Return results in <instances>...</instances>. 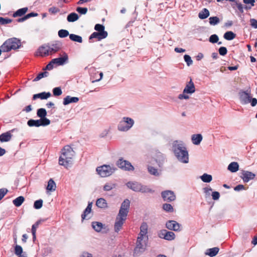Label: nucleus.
I'll return each mask as SVG.
<instances>
[{
  "instance_id": "f257e3e1",
  "label": "nucleus",
  "mask_w": 257,
  "mask_h": 257,
  "mask_svg": "<svg viewBox=\"0 0 257 257\" xmlns=\"http://www.w3.org/2000/svg\"><path fill=\"white\" fill-rule=\"evenodd\" d=\"M130 206V201L128 199H125L122 203L114 224L115 232H117L121 229L124 221L126 219Z\"/></svg>"
},
{
  "instance_id": "f03ea898",
  "label": "nucleus",
  "mask_w": 257,
  "mask_h": 257,
  "mask_svg": "<svg viewBox=\"0 0 257 257\" xmlns=\"http://www.w3.org/2000/svg\"><path fill=\"white\" fill-rule=\"evenodd\" d=\"M75 152L70 146H65L61 150V155L59 159V164L68 168L72 164Z\"/></svg>"
},
{
  "instance_id": "7ed1b4c3",
  "label": "nucleus",
  "mask_w": 257,
  "mask_h": 257,
  "mask_svg": "<svg viewBox=\"0 0 257 257\" xmlns=\"http://www.w3.org/2000/svg\"><path fill=\"white\" fill-rule=\"evenodd\" d=\"M172 148L175 156L179 161L183 163H188V153L183 144L176 141L173 144Z\"/></svg>"
},
{
  "instance_id": "20e7f679",
  "label": "nucleus",
  "mask_w": 257,
  "mask_h": 257,
  "mask_svg": "<svg viewBox=\"0 0 257 257\" xmlns=\"http://www.w3.org/2000/svg\"><path fill=\"white\" fill-rule=\"evenodd\" d=\"M126 186L128 188L136 192L151 193L154 192L153 190L149 188L148 186L143 185L141 183L137 182H129L126 184Z\"/></svg>"
},
{
  "instance_id": "39448f33",
  "label": "nucleus",
  "mask_w": 257,
  "mask_h": 257,
  "mask_svg": "<svg viewBox=\"0 0 257 257\" xmlns=\"http://www.w3.org/2000/svg\"><path fill=\"white\" fill-rule=\"evenodd\" d=\"M134 120L128 117H124L118 125V129L120 131L126 132L129 130L134 125Z\"/></svg>"
},
{
  "instance_id": "423d86ee",
  "label": "nucleus",
  "mask_w": 257,
  "mask_h": 257,
  "mask_svg": "<svg viewBox=\"0 0 257 257\" xmlns=\"http://www.w3.org/2000/svg\"><path fill=\"white\" fill-rule=\"evenodd\" d=\"M3 52H8L16 49V38H12L7 40L1 46Z\"/></svg>"
},
{
  "instance_id": "0eeeda50",
  "label": "nucleus",
  "mask_w": 257,
  "mask_h": 257,
  "mask_svg": "<svg viewBox=\"0 0 257 257\" xmlns=\"http://www.w3.org/2000/svg\"><path fill=\"white\" fill-rule=\"evenodd\" d=\"M115 171L114 168L109 165H103L96 169L98 174L102 177H106L111 175Z\"/></svg>"
},
{
  "instance_id": "6e6552de",
  "label": "nucleus",
  "mask_w": 257,
  "mask_h": 257,
  "mask_svg": "<svg viewBox=\"0 0 257 257\" xmlns=\"http://www.w3.org/2000/svg\"><path fill=\"white\" fill-rule=\"evenodd\" d=\"M147 240H146V239L144 238L138 237L136 246L134 249V253L138 254L144 251L146 248Z\"/></svg>"
},
{
  "instance_id": "1a4fd4ad",
  "label": "nucleus",
  "mask_w": 257,
  "mask_h": 257,
  "mask_svg": "<svg viewBox=\"0 0 257 257\" xmlns=\"http://www.w3.org/2000/svg\"><path fill=\"white\" fill-rule=\"evenodd\" d=\"M27 124L30 127H39L40 126L48 125V122L47 121V120L45 119H40L38 120L31 119L28 121Z\"/></svg>"
},
{
  "instance_id": "9d476101",
  "label": "nucleus",
  "mask_w": 257,
  "mask_h": 257,
  "mask_svg": "<svg viewBox=\"0 0 257 257\" xmlns=\"http://www.w3.org/2000/svg\"><path fill=\"white\" fill-rule=\"evenodd\" d=\"M158 236L159 237L167 240H172L175 238V234L173 232L165 229L161 230L158 233Z\"/></svg>"
},
{
  "instance_id": "9b49d317",
  "label": "nucleus",
  "mask_w": 257,
  "mask_h": 257,
  "mask_svg": "<svg viewBox=\"0 0 257 257\" xmlns=\"http://www.w3.org/2000/svg\"><path fill=\"white\" fill-rule=\"evenodd\" d=\"M161 195L165 201L172 202L176 199V195L174 192L170 190L163 191L161 193Z\"/></svg>"
},
{
  "instance_id": "f8f14e48",
  "label": "nucleus",
  "mask_w": 257,
  "mask_h": 257,
  "mask_svg": "<svg viewBox=\"0 0 257 257\" xmlns=\"http://www.w3.org/2000/svg\"><path fill=\"white\" fill-rule=\"evenodd\" d=\"M255 177V174L245 170H242L240 177L243 180V182L247 183L250 180L254 179Z\"/></svg>"
},
{
  "instance_id": "ddd939ff",
  "label": "nucleus",
  "mask_w": 257,
  "mask_h": 257,
  "mask_svg": "<svg viewBox=\"0 0 257 257\" xmlns=\"http://www.w3.org/2000/svg\"><path fill=\"white\" fill-rule=\"evenodd\" d=\"M166 227L171 230L179 231L181 230V225L175 220H169L166 222Z\"/></svg>"
},
{
  "instance_id": "4468645a",
  "label": "nucleus",
  "mask_w": 257,
  "mask_h": 257,
  "mask_svg": "<svg viewBox=\"0 0 257 257\" xmlns=\"http://www.w3.org/2000/svg\"><path fill=\"white\" fill-rule=\"evenodd\" d=\"M117 166L125 170H133L134 169L129 162L123 160L122 159H120L117 161Z\"/></svg>"
},
{
  "instance_id": "2eb2a0df",
  "label": "nucleus",
  "mask_w": 257,
  "mask_h": 257,
  "mask_svg": "<svg viewBox=\"0 0 257 257\" xmlns=\"http://www.w3.org/2000/svg\"><path fill=\"white\" fill-rule=\"evenodd\" d=\"M164 160L165 158L164 155L162 153L158 152L156 153L155 158L152 160L150 163L152 165H154L155 163H156L159 167H162Z\"/></svg>"
},
{
  "instance_id": "dca6fc26",
  "label": "nucleus",
  "mask_w": 257,
  "mask_h": 257,
  "mask_svg": "<svg viewBox=\"0 0 257 257\" xmlns=\"http://www.w3.org/2000/svg\"><path fill=\"white\" fill-rule=\"evenodd\" d=\"M239 100L242 104L249 103L250 93L247 91H240L239 93Z\"/></svg>"
},
{
  "instance_id": "f3484780",
  "label": "nucleus",
  "mask_w": 257,
  "mask_h": 257,
  "mask_svg": "<svg viewBox=\"0 0 257 257\" xmlns=\"http://www.w3.org/2000/svg\"><path fill=\"white\" fill-rule=\"evenodd\" d=\"M148 226L146 222H143L140 227V232L139 234L138 238H142L148 239Z\"/></svg>"
},
{
  "instance_id": "a211bd4d",
  "label": "nucleus",
  "mask_w": 257,
  "mask_h": 257,
  "mask_svg": "<svg viewBox=\"0 0 257 257\" xmlns=\"http://www.w3.org/2000/svg\"><path fill=\"white\" fill-rule=\"evenodd\" d=\"M195 91V87L194 83L191 79L183 90L184 93H193Z\"/></svg>"
},
{
  "instance_id": "6ab92c4d",
  "label": "nucleus",
  "mask_w": 257,
  "mask_h": 257,
  "mask_svg": "<svg viewBox=\"0 0 257 257\" xmlns=\"http://www.w3.org/2000/svg\"><path fill=\"white\" fill-rule=\"evenodd\" d=\"M50 55L47 45L42 46L38 49L36 53L37 56L45 57Z\"/></svg>"
},
{
  "instance_id": "aec40b11",
  "label": "nucleus",
  "mask_w": 257,
  "mask_h": 257,
  "mask_svg": "<svg viewBox=\"0 0 257 257\" xmlns=\"http://www.w3.org/2000/svg\"><path fill=\"white\" fill-rule=\"evenodd\" d=\"M108 35L107 32H103L102 33L93 32L89 37V39L96 38L98 40L100 41L103 39L107 37Z\"/></svg>"
},
{
  "instance_id": "412c9836",
  "label": "nucleus",
  "mask_w": 257,
  "mask_h": 257,
  "mask_svg": "<svg viewBox=\"0 0 257 257\" xmlns=\"http://www.w3.org/2000/svg\"><path fill=\"white\" fill-rule=\"evenodd\" d=\"M68 59V56L65 54L63 57L52 59V62L54 64H56L57 65H62L66 62Z\"/></svg>"
},
{
  "instance_id": "4be33fe9",
  "label": "nucleus",
  "mask_w": 257,
  "mask_h": 257,
  "mask_svg": "<svg viewBox=\"0 0 257 257\" xmlns=\"http://www.w3.org/2000/svg\"><path fill=\"white\" fill-rule=\"evenodd\" d=\"M45 219H41L37 221L35 224H34L32 226V233L33 235V240L34 241L36 238V230L38 228L39 225L44 222Z\"/></svg>"
},
{
  "instance_id": "5701e85b",
  "label": "nucleus",
  "mask_w": 257,
  "mask_h": 257,
  "mask_svg": "<svg viewBox=\"0 0 257 257\" xmlns=\"http://www.w3.org/2000/svg\"><path fill=\"white\" fill-rule=\"evenodd\" d=\"M51 95V94L49 92H43L40 93L35 94L33 95V99L36 100V99L38 98H40L41 99H46L50 97Z\"/></svg>"
},
{
  "instance_id": "b1692460",
  "label": "nucleus",
  "mask_w": 257,
  "mask_h": 257,
  "mask_svg": "<svg viewBox=\"0 0 257 257\" xmlns=\"http://www.w3.org/2000/svg\"><path fill=\"white\" fill-rule=\"evenodd\" d=\"M50 55L55 53L58 52L61 48L59 43L52 44L50 45H47Z\"/></svg>"
},
{
  "instance_id": "393cba45",
  "label": "nucleus",
  "mask_w": 257,
  "mask_h": 257,
  "mask_svg": "<svg viewBox=\"0 0 257 257\" xmlns=\"http://www.w3.org/2000/svg\"><path fill=\"white\" fill-rule=\"evenodd\" d=\"M79 101V98L77 97H71L70 96H67L63 99V104L66 105L70 103H76Z\"/></svg>"
},
{
  "instance_id": "a878e982",
  "label": "nucleus",
  "mask_w": 257,
  "mask_h": 257,
  "mask_svg": "<svg viewBox=\"0 0 257 257\" xmlns=\"http://www.w3.org/2000/svg\"><path fill=\"white\" fill-rule=\"evenodd\" d=\"M154 165L151 164L148 166V171L149 173L154 176H158L160 175V172L161 170H159L156 167L153 166Z\"/></svg>"
},
{
  "instance_id": "bb28decb",
  "label": "nucleus",
  "mask_w": 257,
  "mask_h": 257,
  "mask_svg": "<svg viewBox=\"0 0 257 257\" xmlns=\"http://www.w3.org/2000/svg\"><path fill=\"white\" fill-rule=\"evenodd\" d=\"M13 131L14 130H12L11 131L7 132L1 135L0 141L2 142H6L10 141L12 138L11 132Z\"/></svg>"
},
{
  "instance_id": "cd10ccee",
  "label": "nucleus",
  "mask_w": 257,
  "mask_h": 257,
  "mask_svg": "<svg viewBox=\"0 0 257 257\" xmlns=\"http://www.w3.org/2000/svg\"><path fill=\"white\" fill-rule=\"evenodd\" d=\"M37 115L40 117V119H45L48 122V125L50 123V120L46 117L47 115V111L45 108L38 109L37 112Z\"/></svg>"
},
{
  "instance_id": "c85d7f7f",
  "label": "nucleus",
  "mask_w": 257,
  "mask_h": 257,
  "mask_svg": "<svg viewBox=\"0 0 257 257\" xmlns=\"http://www.w3.org/2000/svg\"><path fill=\"white\" fill-rule=\"evenodd\" d=\"M219 250V248L218 247H214L207 249L205 254L210 257H213L218 253Z\"/></svg>"
},
{
  "instance_id": "c756f323",
  "label": "nucleus",
  "mask_w": 257,
  "mask_h": 257,
  "mask_svg": "<svg viewBox=\"0 0 257 257\" xmlns=\"http://www.w3.org/2000/svg\"><path fill=\"white\" fill-rule=\"evenodd\" d=\"M96 205L100 208H106L107 207V203L106 200L102 198H99L96 200Z\"/></svg>"
},
{
  "instance_id": "7c9ffc66",
  "label": "nucleus",
  "mask_w": 257,
  "mask_h": 257,
  "mask_svg": "<svg viewBox=\"0 0 257 257\" xmlns=\"http://www.w3.org/2000/svg\"><path fill=\"white\" fill-rule=\"evenodd\" d=\"M192 143L194 145H199L202 140V136L201 134L193 135L191 137Z\"/></svg>"
},
{
  "instance_id": "2f4dec72",
  "label": "nucleus",
  "mask_w": 257,
  "mask_h": 257,
  "mask_svg": "<svg viewBox=\"0 0 257 257\" xmlns=\"http://www.w3.org/2000/svg\"><path fill=\"white\" fill-rule=\"evenodd\" d=\"M227 169L231 172H236L239 169V165L237 162H233L229 164Z\"/></svg>"
},
{
  "instance_id": "473e14b6",
  "label": "nucleus",
  "mask_w": 257,
  "mask_h": 257,
  "mask_svg": "<svg viewBox=\"0 0 257 257\" xmlns=\"http://www.w3.org/2000/svg\"><path fill=\"white\" fill-rule=\"evenodd\" d=\"M92 206V203L91 202L88 203L86 208L84 211L83 213L81 215L82 220L85 219L88 214L91 212Z\"/></svg>"
},
{
  "instance_id": "72a5a7b5",
  "label": "nucleus",
  "mask_w": 257,
  "mask_h": 257,
  "mask_svg": "<svg viewBox=\"0 0 257 257\" xmlns=\"http://www.w3.org/2000/svg\"><path fill=\"white\" fill-rule=\"evenodd\" d=\"M56 188V185L55 182L52 179H50L48 182L47 190L49 191H54L55 190Z\"/></svg>"
},
{
  "instance_id": "f704fd0d",
  "label": "nucleus",
  "mask_w": 257,
  "mask_h": 257,
  "mask_svg": "<svg viewBox=\"0 0 257 257\" xmlns=\"http://www.w3.org/2000/svg\"><path fill=\"white\" fill-rule=\"evenodd\" d=\"M209 16V11L206 9H203L201 11H200L198 14V17L200 19H205L207 18Z\"/></svg>"
},
{
  "instance_id": "c9c22d12",
  "label": "nucleus",
  "mask_w": 257,
  "mask_h": 257,
  "mask_svg": "<svg viewBox=\"0 0 257 257\" xmlns=\"http://www.w3.org/2000/svg\"><path fill=\"white\" fill-rule=\"evenodd\" d=\"M38 16V13L32 12V13H31L30 14H28L25 15L23 18H19V19H17V22H22L27 20L28 19H29L30 18L37 17Z\"/></svg>"
},
{
  "instance_id": "e433bc0d",
  "label": "nucleus",
  "mask_w": 257,
  "mask_h": 257,
  "mask_svg": "<svg viewBox=\"0 0 257 257\" xmlns=\"http://www.w3.org/2000/svg\"><path fill=\"white\" fill-rule=\"evenodd\" d=\"M93 228L97 232H99L103 228V225L99 222H93L92 223Z\"/></svg>"
},
{
  "instance_id": "4c0bfd02",
  "label": "nucleus",
  "mask_w": 257,
  "mask_h": 257,
  "mask_svg": "<svg viewBox=\"0 0 257 257\" xmlns=\"http://www.w3.org/2000/svg\"><path fill=\"white\" fill-rule=\"evenodd\" d=\"M223 37L227 40H232L236 37V34L232 31H227L224 34Z\"/></svg>"
},
{
  "instance_id": "58836bf2",
  "label": "nucleus",
  "mask_w": 257,
  "mask_h": 257,
  "mask_svg": "<svg viewBox=\"0 0 257 257\" xmlns=\"http://www.w3.org/2000/svg\"><path fill=\"white\" fill-rule=\"evenodd\" d=\"M79 19L78 15L75 13L70 14L67 18V20L69 22H74Z\"/></svg>"
},
{
  "instance_id": "ea45409f",
  "label": "nucleus",
  "mask_w": 257,
  "mask_h": 257,
  "mask_svg": "<svg viewBox=\"0 0 257 257\" xmlns=\"http://www.w3.org/2000/svg\"><path fill=\"white\" fill-rule=\"evenodd\" d=\"M69 38L71 40L74 41V42H77L78 43H82V38L81 36L71 34L69 35Z\"/></svg>"
},
{
  "instance_id": "a19ab883",
  "label": "nucleus",
  "mask_w": 257,
  "mask_h": 257,
  "mask_svg": "<svg viewBox=\"0 0 257 257\" xmlns=\"http://www.w3.org/2000/svg\"><path fill=\"white\" fill-rule=\"evenodd\" d=\"M202 181L205 183H209L212 180V177L211 175H209L206 173H204L200 177Z\"/></svg>"
},
{
  "instance_id": "79ce46f5",
  "label": "nucleus",
  "mask_w": 257,
  "mask_h": 257,
  "mask_svg": "<svg viewBox=\"0 0 257 257\" xmlns=\"http://www.w3.org/2000/svg\"><path fill=\"white\" fill-rule=\"evenodd\" d=\"M116 187V184L112 183H107L103 186V190L106 191H110Z\"/></svg>"
},
{
  "instance_id": "37998d69",
  "label": "nucleus",
  "mask_w": 257,
  "mask_h": 257,
  "mask_svg": "<svg viewBox=\"0 0 257 257\" xmlns=\"http://www.w3.org/2000/svg\"><path fill=\"white\" fill-rule=\"evenodd\" d=\"M17 256L18 257H28L26 252H23L21 246L17 245Z\"/></svg>"
},
{
  "instance_id": "c03bdc74",
  "label": "nucleus",
  "mask_w": 257,
  "mask_h": 257,
  "mask_svg": "<svg viewBox=\"0 0 257 257\" xmlns=\"http://www.w3.org/2000/svg\"><path fill=\"white\" fill-rule=\"evenodd\" d=\"M163 209L166 212H172L174 211V208L172 205L168 203H165L163 205Z\"/></svg>"
},
{
  "instance_id": "a18cd8bd",
  "label": "nucleus",
  "mask_w": 257,
  "mask_h": 257,
  "mask_svg": "<svg viewBox=\"0 0 257 257\" xmlns=\"http://www.w3.org/2000/svg\"><path fill=\"white\" fill-rule=\"evenodd\" d=\"M69 35V32L66 30L61 29L58 31V36L60 38H65Z\"/></svg>"
},
{
  "instance_id": "49530a36",
  "label": "nucleus",
  "mask_w": 257,
  "mask_h": 257,
  "mask_svg": "<svg viewBox=\"0 0 257 257\" xmlns=\"http://www.w3.org/2000/svg\"><path fill=\"white\" fill-rule=\"evenodd\" d=\"M12 20L9 18H5L0 17V25H6L8 24L11 23Z\"/></svg>"
},
{
  "instance_id": "de8ad7c7",
  "label": "nucleus",
  "mask_w": 257,
  "mask_h": 257,
  "mask_svg": "<svg viewBox=\"0 0 257 257\" xmlns=\"http://www.w3.org/2000/svg\"><path fill=\"white\" fill-rule=\"evenodd\" d=\"M104 26L99 24H96L94 27V29L97 31V32L102 33L103 32H106L104 30Z\"/></svg>"
},
{
  "instance_id": "09e8293b",
  "label": "nucleus",
  "mask_w": 257,
  "mask_h": 257,
  "mask_svg": "<svg viewBox=\"0 0 257 257\" xmlns=\"http://www.w3.org/2000/svg\"><path fill=\"white\" fill-rule=\"evenodd\" d=\"M48 73L47 72H41L37 76V77L34 79V81H37L43 77H47Z\"/></svg>"
},
{
  "instance_id": "8fccbe9b",
  "label": "nucleus",
  "mask_w": 257,
  "mask_h": 257,
  "mask_svg": "<svg viewBox=\"0 0 257 257\" xmlns=\"http://www.w3.org/2000/svg\"><path fill=\"white\" fill-rule=\"evenodd\" d=\"M219 22V19L217 17H212L209 18V23L211 25H215Z\"/></svg>"
},
{
  "instance_id": "3c124183",
  "label": "nucleus",
  "mask_w": 257,
  "mask_h": 257,
  "mask_svg": "<svg viewBox=\"0 0 257 257\" xmlns=\"http://www.w3.org/2000/svg\"><path fill=\"white\" fill-rule=\"evenodd\" d=\"M28 10V8H23L17 10V17H21L25 14Z\"/></svg>"
},
{
  "instance_id": "603ef678",
  "label": "nucleus",
  "mask_w": 257,
  "mask_h": 257,
  "mask_svg": "<svg viewBox=\"0 0 257 257\" xmlns=\"http://www.w3.org/2000/svg\"><path fill=\"white\" fill-rule=\"evenodd\" d=\"M43 200L42 199H39L38 200L34 202V207L36 209H39L42 207L43 205Z\"/></svg>"
},
{
  "instance_id": "864d4df0",
  "label": "nucleus",
  "mask_w": 257,
  "mask_h": 257,
  "mask_svg": "<svg viewBox=\"0 0 257 257\" xmlns=\"http://www.w3.org/2000/svg\"><path fill=\"white\" fill-rule=\"evenodd\" d=\"M53 93L54 96H58L62 94V91L60 87H55L53 90Z\"/></svg>"
},
{
  "instance_id": "5fc2aeb1",
  "label": "nucleus",
  "mask_w": 257,
  "mask_h": 257,
  "mask_svg": "<svg viewBox=\"0 0 257 257\" xmlns=\"http://www.w3.org/2000/svg\"><path fill=\"white\" fill-rule=\"evenodd\" d=\"M218 40V37L216 34L212 35L209 38V42L212 43H217Z\"/></svg>"
},
{
  "instance_id": "6e6d98bb",
  "label": "nucleus",
  "mask_w": 257,
  "mask_h": 257,
  "mask_svg": "<svg viewBox=\"0 0 257 257\" xmlns=\"http://www.w3.org/2000/svg\"><path fill=\"white\" fill-rule=\"evenodd\" d=\"M184 60L186 62L188 66H190L193 63V61L191 59V57L188 55H185L184 56Z\"/></svg>"
},
{
  "instance_id": "4d7b16f0",
  "label": "nucleus",
  "mask_w": 257,
  "mask_h": 257,
  "mask_svg": "<svg viewBox=\"0 0 257 257\" xmlns=\"http://www.w3.org/2000/svg\"><path fill=\"white\" fill-rule=\"evenodd\" d=\"M48 11L51 14H55L59 12L60 10L59 8H58L57 7H52L49 9Z\"/></svg>"
},
{
  "instance_id": "13d9d810",
  "label": "nucleus",
  "mask_w": 257,
  "mask_h": 257,
  "mask_svg": "<svg viewBox=\"0 0 257 257\" xmlns=\"http://www.w3.org/2000/svg\"><path fill=\"white\" fill-rule=\"evenodd\" d=\"M76 11L79 14L84 15L87 12L88 9L87 8L78 7L76 9Z\"/></svg>"
},
{
  "instance_id": "bf43d9fd",
  "label": "nucleus",
  "mask_w": 257,
  "mask_h": 257,
  "mask_svg": "<svg viewBox=\"0 0 257 257\" xmlns=\"http://www.w3.org/2000/svg\"><path fill=\"white\" fill-rule=\"evenodd\" d=\"M219 53L221 56H224L227 54V50L225 47H221L218 50Z\"/></svg>"
},
{
  "instance_id": "052dcab7",
  "label": "nucleus",
  "mask_w": 257,
  "mask_h": 257,
  "mask_svg": "<svg viewBox=\"0 0 257 257\" xmlns=\"http://www.w3.org/2000/svg\"><path fill=\"white\" fill-rule=\"evenodd\" d=\"M25 201V198L23 196L17 197V207L21 206Z\"/></svg>"
},
{
  "instance_id": "680f3d73",
  "label": "nucleus",
  "mask_w": 257,
  "mask_h": 257,
  "mask_svg": "<svg viewBox=\"0 0 257 257\" xmlns=\"http://www.w3.org/2000/svg\"><path fill=\"white\" fill-rule=\"evenodd\" d=\"M250 23L251 26L255 29H257V20L254 19H251L250 20Z\"/></svg>"
},
{
  "instance_id": "e2e57ef3",
  "label": "nucleus",
  "mask_w": 257,
  "mask_h": 257,
  "mask_svg": "<svg viewBox=\"0 0 257 257\" xmlns=\"http://www.w3.org/2000/svg\"><path fill=\"white\" fill-rule=\"evenodd\" d=\"M7 189L5 188H2L0 189V200L4 197L7 193Z\"/></svg>"
},
{
  "instance_id": "0e129e2a",
  "label": "nucleus",
  "mask_w": 257,
  "mask_h": 257,
  "mask_svg": "<svg viewBox=\"0 0 257 257\" xmlns=\"http://www.w3.org/2000/svg\"><path fill=\"white\" fill-rule=\"evenodd\" d=\"M212 199L213 200H217L220 197V194L217 191L213 192L212 193Z\"/></svg>"
},
{
  "instance_id": "69168bd1",
  "label": "nucleus",
  "mask_w": 257,
  "mask_h": 257,
  "mask_svg": "<svg viewBox=\"0 0 257 257\" xmlns=\"http://www.w3.org/2000/svg\"><path fill=\"white\" fill-rule=\"evenodd\" d=\"M235 5L239 12L242 13L243 12V7L242 5L240 3H238L237 2H235Z\"/></svg>"
},
{
  "instance_id": "338daca9",
  "label": "nucleus",
  "mask_w": 257,
  "mask_h": 257,
  "mask_svg": "<svg viewBox=\"0 0 257 257\" xmlns=\"http://www.w3.org/2000/svg\"><path fill=\"white\" fill-rule=\"evenodd\" d=\"M245 187L243 185L239 184L237 185L234 188V190L236 191H239L242 190H244Z\"/></svg>"
},
{
  "instance_id": "774afa93",
  "label": "nucleus",
  "mask_w": 257,
  "mask_h": 257,
  "mask_svg": "<svg viewBox=\"0 0 257 257\" xmlns=\"http://www.w3.org/2000/svg\"><path fill=\"white\" fill-rule=\"evenodd\" d=\"M249 103H251V105L252 106H254L257 104V99L255 98H251V97H250L249 99Z\"/></svg>"
}]
</instances>
